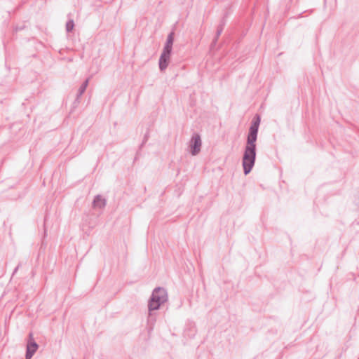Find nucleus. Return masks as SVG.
I'll list each match as a JSON object with an SVG mask.
<instances>
[{
	"instance_id": "obj_1",
	"label": "nucleus",
	"mask_w": 359,
	"mask_h": 359,
	"mask_svg": "<svg viewBox=\"0 0 359 359\" xmlns=\"http://www.w3.org/2000/svg\"><path fill=\"white\" fill-rule=\"evenodd\" d=\"M260 124V117L256 115L252 121L250 128V135H248V173L254 166L256 157V145L257 131Z\"/></svg>"
},
{
	"instance_id": "obj_2",
	"label": "nucleus",
	"mask_w": 359,
	"mask_h": 359,
	"mask_svg": "<svg viewBox=\"0 0 359 359\" xmlns=\"http://www.w3.org/2000/svg\"><path fill=\"white\" fill-rule=\"evenodd\" d=\"M167 299V294L165 291L162 288L156 289L151 296L149 302V310H156L160 305L165 302Z\"/></svg>"
},
{
	"instance_id": "obj_3",
	"label": "nucleus",
	"mask_w": 359,
	"mask_h": 359,
	"mask_svg": "<svg viewBox=\"0 0 359 359\" xmlns=\"http://www.w3.org/2000/svg\"><path fill=\"white\" fill-rule=\"evenodd\" d=\"M38 348V345L36 342L33 341V337L31 334L29 335V341L27 346V354H26V359H30L34 353L36 351Z\"/></svg>"
},
{
	"instance_id": "obj_4",
	"label": "nucleus",
	"mask_w": 359,
	"mask_h": 359,
	"mask_svg": "<svg viewBox=\"0 0 359 359\" xmlns=\"http://www.w3.org/2000/svg\"><path fill=\"white\" fill-rule=\"evenodd\" d=\"M170 53L171 51H168L165 49L163 50L159 60V67L161 70H163L167 67L170 60Z\"/></svg>"
},
{
	"instance_id": "obj_5",
	"label": "nucleus",
	"mask_w": 359,
	"mask_h": 359,
	"mask_svg": "<svg viewBox=\"0 0 359 359\" xmlns=\"http://www.w3.org/2000/svg\"><path fill=\"white\" fill-rule=\"evenodd\" d=\"M194 144L191 146V153L193 155L197 154L200 151L201 145V138L198 135H196L193 137Z\"/></svg>"
},
{
	"instance_id": "obj_6",
	"label": "nucleus",
	"mask_w": 359,
	"mask_h": 359,
	"mask_svg": "<svg viewBox=\"0 0 359 359\" xmlns=\"http://www.w3.org/2000/svg\"><path fill=\"white\" fill-rule=\"evenodd\" d=\"M173 40H174L173 33H170L168 37L167 42L165 46V48H164L165 50H167L168 51L172 50Z\"/></svg>"
},
{
	"instance_id": "obj_7",
	"label": "nucleus",
	"mask_w": 359,
	"mask_h": 359,
	"mask_svg": "<svg viewBox=\"0 0 359 359\" xmlns=\"http://www.w3.org/2000/svg\"><path fill=\"white\" fill-rule=\"evenodd\" d=\"M93 205L95 207L102 208L105 205V201L100 196H97L94 200Z\"/></svg>"
},
{
	"instance_id": "obj_8",
	"label": "nucleus",
	"mask_w": 359,
	"mask_h": 359,
	"mask_svg": "<svg viewBox=\"0 0 359 359\" xmlns=\"http://www.w3.org/2000/svg\"><path fill=\"white\" fill-rule=\"evenodd\" d=\"M246 161H247V150L245 151V153L243 154V170H244V172L245 174L247 173V163H246Z\"/></svg>"
},
{
	"instance_id": "obj_9",
	"label": "nucleus",
	"mask_w": 359,
	"mask_h": 359,
	"mask_svg": "<svg viewBox=\"0 0 359 359\" xmlns=\"http://www.w3.org/2000/svg\"><path fill=\"white\" fill-rule=\"evenodd\" d=\"M73 27H74V23H73L72 21H70V22H67V31L69 32V31L72 30Z\"/></svg>"
}]
</instances>
